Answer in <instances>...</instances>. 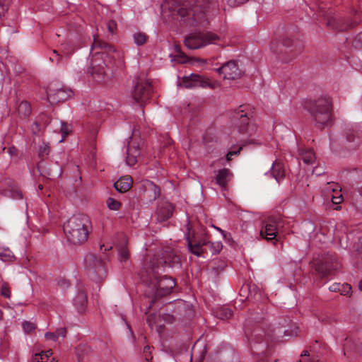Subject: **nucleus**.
<instances>
[{"instance_id": "49530a36", "label": "nucleus", "mask_w": 362, "mask_h": 362, "mask_svg": "<svg viewBox=\"0 0 362 362\" xmlns=\"http://www.w3.org/2000/svg\"><path fill=\"white\" fill-rule=\"evenodd\" d=\"M353 44L355 47L358 49H362V32L356 36Z\"/></svg>"}, {"instance_id": "a18cd8bd", "label": "nucleus", "mask_w": 362, "mask_h": 362, "mask_svg": "<svg viewBox=\"0 0 362 362\" xmlns=\"http://www.w3.org/2000/svg\"><path fill=\"white\" fill-rule=\"evenodd\" d=\"M351 291V286L348 284H341L340 291L339 293L341 295L347 296Z\"/></svg>"}, {"instance_id": "412c9836", "label": "nucleus", "mask_w": 362, "mask_h": 362, "mask_svg": "<svg viewBox=\"0 0 362 362\" xmlns=\"http://www.w3.org/2000/svg\"><path fill=\"white\" fill-rule=\"evenodd\" d=\"M74 302L78 313H83L86 310L88 303L87 294L82 286L78 287V293L74 299Z\"/></svg>"}, {"instance_id": "393cba45", "label": "nucleus", "mask_w": 362, "mask_h": 362, "mask_svg": "<svg viewBox=\"0 0 362 362\" xmlns=\"http://www.w3.org/2000/svg\"><path fill=\"white\" fill-rule=\"evenodd\" d=\"M90 273L95 274L98 279H102L106 276V269L100 259H95V265L89 269Z\"/></svg>"}, {"instance_id": "4d7b16f0", "label": "nucleus", "mask_w": 362, "mask_h": 362, "mask_svg": "<svg viewBox=\"0 0 362 362\" xmlns=\"http://www.w3.org/2000/svg\"><path fill=\"white\" fill-rule=\"evenodd\" d=\"M321 235L323 236V240H322L323 243H325L329 240V238L327 237H326L322 233H317L315 235V238H319V240L321 241L322 240L320 238Z\"/></svg>"}, {"instance_id": "4468645a", "label": "nucleus", "mask_w": 362, "mask_h": 362, "mask_svg": "<svg viewBox=\"0 0 362 362\" xmlns=\"http://www.w3.org/2000/svg\"><path fill=\"white\" fill-rule=\"evenodd\" d=\"M193 1H189V4L192 6V8L188 10L186 8H179L177 13L181 18H185L189 16H192V22L190 23L191 25L199 26L204 25L205 21H206V16L204 13L199 14L197 11L196 8L192 6Z\"/></svg>"}, {"instance_id": "2eb2a0df", "label": "nucleus", "mask_w": 362, "mask_h": 362, "mask_svg": "<svg viewBox=\"0 0 362 362\" xmlns=\"http://www.w3.org/2000/svg\"><path fill=\"white\" fill-rule=\"evenodd\" d=\"M47 93L49 102L54 104L66 100L72 95L73 93L71 90L64 88H49Z\"/></svg>"}, {"instance_id": "052dcab7", "label": "nucleus", "mask_w": 362, "mask_h": 362, "mask_svg": "<svg viewBox=\"0 0 362 362\" xmlns=\"http://www.w3.org/2000/svg\"><path fill=\"white\" fill-rule=\"evenodd\" d=\"M103 247H104V250L105 251L110 250L112 248V247H105L104 245H103L100 246V250H103Z\"/></svg>"}, {"instance_id": "20e7f679", "label": "nucleus", "mask_w": 362, "mask_h": 362, "mask_svg": "<svg viewBox=\"0 0 362 362\" xmlns=\"http://www.w3.org/2000/svg\"><path fill=\"white\" fill-rule=\"evenodd\" d=\"M305 108L315 125L320 129L324 128L332 119L333 105L329 96L322 95L308 100Z\"/></svg>"}, {"instance_id": "7c9ffc66", "label": "nucleus", "mask_w": 362, "mask_h": 362, "mask_svg": "<svg viewBox=\"0 0 362 362\" xmlns=\"http://www.w3.org/2000/svg\"><path fill=\"white\" fill-rule=\"evenodd\" d=\"M17 112L21 117H27L31 113V107L27 101H22L17 107Z\"/></svg>"}, {"instance_id": "423d86ee", "label": "nucleus", "mask_w": 362, "mask_h": 362, "mask_svg": "<svg viewBox=\"0 0 362 362\" xmlns=\"http://www.w3.org/2000/svg\"><path fill=\"white\" fill-rule=\"evenodd\" d=\"M284 226V221L280 216H269L262 222V228L260 230V236L267 241L276 238L277 230Z\"/></svg>"}, {"instance_id": "f3484780", "label": "nucleus", "mask_w": 362, "mask_h": 362, "mask_svg": "<svg viewBox=\"0 0 362 362\" xmlns=\"http://www.w3.org/2000/svg\"><path fill=\"white\" fill-rule=\"evenodd\" d=\"M233 176V175L229 169L223 168L215 171L214 181L221 189L226 190Z\"/></svg>"}, {"instance_id": "f704fd0d", "label": "nucleus", "mask_w": 362, "mask_h": 362, "mask_svg": "<svg viewBox=\"0 0 362 362\" xmlns=\"http://www.w3.org/2000/svg\"><path fill=\"white\" fill-rule=\"evenodd\" d=\"M134 43L138 46L144 45L147 40V35L144 33H135L133 35Z\"/></svg>"}, {"instance_id": "69168bd1", "label": "nucleus", "mask_w": 362, "mask_h": 362, "mask_svg": "<svg viewBox=\"0 0 362 362\" xmlns=\"http://www.w3.org/2000/svg\"><path fill=\"white\" fill-rule=\"evenodd\" d=\"M218 230H219L223 235L224 237H226V235H225V232L224 230H223L222 229L219 228H216Z\"/></svg>"}, {"instance_id": "5701e85b", "label": "nucleus", "mask_w": 362, "mask_h": 362, "mask_svg": "<svg viewBox=\"0 0 362 362\" xmlns=\"http://www.w3.org/2000/svg\"><path fill=\"white\" fill-rule=\"evenodd\" d=\"M187 241L189 251L197 257L200 256L202 253L204 252V249L203 247L207 244L206 240H202L193 243L189 237L187 238Z\"/></svg>"}, {"instance_id": "79ce46f5", "label": "nucleus", "mask_w": 362, "mask_h": 362, "mask_svg": "<svg viewBox=\"0 0 362 362\" xmlns=\"http://www.w3.org/2000/svg\"><path fill=\"white\" fill-rule=\"evenodd\" d=\"M36 328V326L34 323L29 322V321H24L23 322V329L26 333H30L33 330H35Z\"/></svg>"}, {"instance_id": "2f4dec72", "label": "nucleus", "mask_w": 362, "mask_h": 362, "mask_svg": "<svg viewBox=\"0 0 362 362\" xmlns=\"http://www.w3.org/2000/svg\"><path fill=\"white\" fill-rule=\"evenodd\" d=\"M50 153V146L49 143L42 141L38 148V157L43 160Z\"/></svg>"}, {"instance_id": "a19ab883", "label": "nucleus", "mask_w": 362, "mask_h": 362, "mask_svg": "<svg viewBox=\"0 0 362 362\" xmlns=\"http://www.w3.org/2000/svg\"><path fill=\"white\" fill-rule=\"evenodd\" d=\"M11 0H0V18L8 11Z\"/></svg>"}, {"instance_id": "de8ad7c7", "label": "nucleus", "mask_w": 362, "mask_h": 362, "mask_svg": "<svg viewBox=\"0 0 362 362\" xmlns=\"http://www.w3.org/2000/svg\"><path fill=\"white\" fill-rule=\"evenodd\" d=\"M71 130L69 126L64 122L61 123V133L62 134L63 138L67 136L70 133Z\"/></svg>"}, {"instance_id": "0eeeda50", "label": "nucleus", "mask_w": 362, "mask_h": 362, "mask_svg": "<svg viewBox=\"0 0 362 362\" xmlns=\"http://www.w3.org/2000/svg\"><path fill=\"white\" fill-rule=\"evenodd\" d=\"M315 267L322 277H325L339 269V262L334 255L326 254L321 257Z\"/></svg>"}, {"instance_id": "aec40b11", "label": "nucleus", "mask_w": 362, "mask_h": 362, "mask_svg": "<svg viewBox=\"0 0 362 362\" xmlns=\"http://www.w3.org/2000/svg\"><path fill=\"white\" fill-rule=\"evenodd\" d=\"M144 188V196L149 199L150 202L155 201L160 195V189L153 182L146 180L142 184Z\"/></svg>"}, {"instance_id": "c756f323", "label": "nucleus", "mask_w": 362, "mask_h": 362, "mask_svg": "<svg viewBox=\"0 0 362 362\" xmlns=\"http://www.w3.org/2000/svg\"><path fill=\"white\" fill-rule=\"evenodd\" d=\"M199 75L191 74L188 77H185L182 81L183 86L186 88H192L198 87Z\"/></svg>"}, {"instance_id": "37998d69", "label": "nucleus", "mask_w": 362, "mask_h": 362, "mask_svg": "<svg viewBox=\"0 0 362 362\" xmlns=\"http://www.w3.org/2000/svg\"><path fill=\"white\" fill-rule=\"evenodd\" d=\"M53 54H54V56L50 57L49 60L52 62H56L57 64L62 63L64 58V56L59 54L58 53V52L55 49L53 50Z\"/></svg>"}, {"instance_id": "0e129e2a", "label": "nucleus", "mask_w": 362, "mask_h": 362, "mask_svg": "<svg viewBox=\"0 0 362 362\" xmlns=\"http://www.w3.org/2000/svg\"><path fill=\"white\" fill-rule=\"evenodd\" d=\"M301 356H309V353L308 351H303L301 354Z\"/></svg>"}, {"instance_id": "c9c22d12", "label": "nucleus", "mask_w": 362, "mask_h": 362, "mask_svg": "<svg viewBox=\"0 0 362 362\" xmlns=\"http://www.w3.org/2000/svg\"><path fill=\"white\" fill-rule=\"evenodd\" d=\"M119 258L121 262H125L129 259V252L126 245H122L118 249Z\"/></svg>"}, {"instance_id": "58836bf2", "label": "nucleus", "mask_w": 362, "mask_h": 362, "mask_svg": "<svg viewBox=\"0 0 362 362\" xmlns=\"http://www.w3.org/2000/svg\"><path fill=\"white\" fill-rule=\"evenodd\" d=\"M0 257L3 261H11L14 257L13 255L9 250H3L0 248Z\"/></svg>"}, {"instance_id": "c85d7f7f", "label": "nucleus", "mask_w": 362, "mask_h": 362, "mask_svg": "<svg viewBox=\"0 0 362 362\" xmlns=\"http://www.w3.org/2000/svg\"><path fill=\"white\" fill-rule=\"evenodd\" d=\"M76 352L79 360H84L92 353V349L87 344H80L76 347Z\"/></svg>"}, {"instance_id": "8fccbe9b", "label": "nucleus", "mask_w": 362, "mask_h": 362, "mask_svg": "<svg viewBox=\"0 0 362 362\" xmlns=\"http://www.w3.org/2000/svg\"><path fill=\"white\" fill-rule=\"evenodd\" d=\"M198 87L208 88L210 86V81L199 75Z\"/></svg>"}, {"instance_id": "9d476101", "label": "nucleus", "mask_w": 362, "mask_h": 362, "mask_svg": "<svg viewBox=\"0 0 362 362\" xmlns=\"http://www.w3.org/2000/svg\"><path fill=\"white\" fill-rule=\"evenodd\" d=\"M219 74L223 75L224 79L235 80L242 76V71L240 70L235 61L231 60L222 65V66L216 69Z\"/></svg>"}, {"instance_id": "b1692460", "label": "nucleus", "mask_w": 362, "mask_h": 362, "mask_svg": "<svg viewBox=\"0 0 362 362\" xmlns=\"http://www.w3.org/2000/svg\"><path fill=\"white\" fill-rule=\"evenodd\" d=\"M30 362H57V361L52 357V351L49 349L35 354L32 356Z\"/></svg>"}, {"instance_id": "39448f33", "label": "nucleus", "mask_w": 362, "mask_h": 362, "mask_svg": "<svg viewBox=\"0 0 362 362\" xmlns=\"http://www.w3.org/2000/svg\"><path fill=\"white\" fill-rule=\"evenodd\" d=\"M219 40V36L211 32L195 31L184 39V45L189 49H198Z\"/></svg>"}, {"instance_id": "bf43d9fd", "label": "nucleus", "mask_w": 362, "mask_h": 362, "mask_svg": "<svg viewBox=\"0 0 362 362\" xmlns=\"http://www.w3.org/2000/svg\"><path fill=\"white\" fill-rule=\"evenodd\" d=\"M217 87L216 83H210V86L209 88L214 89Z\"/></svg>"}, {"instance_id": "4c0bfd02", "label": "nucleus", "mask_w": 362, "mask_h": 362, "mask_svg": "<svg viewBox=\"0 0 362 362\" xmlns=\"http://www.w3.org/2000/svg\"><path fill=\"white\" fill-rule=\"evenodd\" d=\"M106 202L107 207L111 210H119L121 206V203L112 197H109Z\"/></svg>"}, {"instance_id": "72a5a7b5", "label": "nucleus", "mask_w": 362, "mask_h": 362, "mask_svg": "<svg viewBox=\"0 0 362 362\" xmlns=\"http://www.w3.org/2000/svg\"><path fill=\"white\" fill-rule=\"evenodd\" d=\"M206 243L207 244L205 246L209 247L213 255L219 253L223 248L222 243L220 241L210 242L206 240Z\"/></svg>"}, {"instance_id": "09e8293b", "label": "nucleus", "mask_w": 362, "mask_h": 362, "mask_svg": "<svg viewBox=\"0 0 362 362\" xmlns=\"http://www.w3.org/2000/svg\"><path fill=\"white\" fill-rule=\"evenodd\" d=\"M150 349H151V348L148 345L144 346V348L143 354H144V356L145 357V360L146 362H151V361L153 358L151 351H150Z\"/></svg>"}, {"instance_id": "1a4fd4ad", "label": "nucleus", "mask_w": 362, "mask_h": 362, "mask_svg": "<svg viewBox=\"0 0 362 362\" xmlns=\"http://www.w3.org/2000/svg\"><path fill=\"white\" fill-rule=\"evenodd\" d=\"M152 92V86L148 81L136 82L132 92L134 100L140 104H143L149 100Z\"/></svg>"}, {"instance_id": "bb28decb", "label": "nucleus", "mask_w": 362, "mask_h": 362, "mask_svg": "<svg viewBox=\"0 0 362 362\" xmlns=\"http://www.w3.org/2000/svg\"><path fill=\"white\" fill-rule=\"evenodd\" d=\"M66 334V328H59L57 329L55 332H46L45 334V337L47 340H52L53 341H58L59 338L64 339Z\"/></svg>"}, {"instance_id": "774afa93", "label": "nucleus", "mask_w": 362, "mask_h": 362, "mask_svg": "<svg viewBox=\"0 0 362 362\" xmlns=\"http://www.w3.org/2000/svg\"><path fill=\"white\" fill-rule=\"evenodd\" d=\"M42 187H42V185H38V188H39L40 189H42Z\"/></svg>"}, {"instance_id": "6ab92c4d", "label": "nucleus", "mask_w": 362, "mask_h": 362, "mask_svg": "<svg viewBox=\"0 0 362 362\" xmlns=\"http://www.w3.org/2000/svg\"><path fill=\"white\" fill-rule=\"evenodd\" d=\"M192 1H193L192 6L196 9L199 8L202 13L216 10L219 7L218 0H192Z\"/></svg>"}, {"instance_id": "cd10ccee", "label": "nucleus", "mask_w": 362, "mask_h": 362, "mask_svg": "<svg viewBox=\"0 0 362 362\" xmlns=\"http://www.w3.org/2000/svg\"><path fill=\"white\" fill-rule=\"evenodd\" d=\"M299 155L306 164H312L315 160V153L312 149H299Z\"/></svg>"}, {"instance_id": "864d4df0", "label": "nucleus", "mask_w": 362, "mask_h": 362, "mask_svg": "<svg viewBox=\"0 0 362 362\" xmlns=\"http://www.w3.org/2000/svg\"><path fill=\"white\" fill-rule=\"evenodd\" d=\"M117 24L115 21L111 20L107 23V29L110 33H114L115 30H116Z\"/></svg>"}, {"instance_id": "a211bd4d", "label": "nucleus", "mask_w": 362, "mask_h": 362, "mask_svg": "<svg viewBox=\"0 0 362 362\" xmlns=\"http://www.w3.org/2000/svg\"><path fill=\"white\" fill-rule=\"evenodd\" d=\"M141 153L138 144L131 141L127 146L126 163L129 166H133L137 163V158Z\"/></svg>"}, {"instance_id": "5fc2aeb1", "label": "nucleus", "mask_w": 362, "mask_h": 362, "mask_svg": "<svg viewBox=\"0 0 362 362\" xmlns=\"http://www.w3.org/2000/svg\"><path fill=\"white\" fill-rule=\"evenodd\" d=\"M340 288H341V284L334 283L329 286V289L330 291H332V292H339Z\"/></svg>"}, {"instance_id": "7ed1b4c3", "label": "nucleus", "mask_w": 362, "mask_h": 362, "mask_svg": "<svg viewBox=\"0 0 362 362\" xmlns=\"http://www.w3.org/2000/svg\"><path fill=\"white\" fill-rule=\"evenodd\" d=\"M91 228L89 217L85 214H77L68 220L64 231L69 242L80 245L87 241Z\"/></svg>"}, {"instance_id": "ddd939ff", "label": "nucleus", "mask_w": 362, "mask_h": 362, "mask_svg": "<svg viewBox=\"0 0 362 362\" xmlns=\"http://www.w3.org/2000/svg\"><path fill=\"white\" fill-rule=\"evenodd\" d=\"M358 23L357 21L349 18H337L332 16L327 19V25L334 30L344 31L354 27Z\"/></svg>"}, {"instance_id": "6e6d98bb", "label": "nucleus", "mask_w": 362, "mask_h": 362, "mask_svg": "<svg viewBox=\"0 0 362 362\" xmlns=\"http://www.w3.org/2000/svg\"><path fill=\"white\" fill-rule=\"evenodd\" d=\"M242 149V147H240L239 149L237 151H229L226 155V160L228 161L231 160V156L234 155H237L240 153V150Z\"/></svg>"}, {"instance_id": "4be33fe9", "label": "nucleus", "mask_w": 362, "mask_h": 362, "mask_svg": "<svg viewBox=\"0 0 362 362\" xmlns=\"http://www.w3.org/2000/svg\"><path fill=\"white\" fill-rule=\"evenodd\" d=\"M132 184V179L129 176H125L119 178L117 182L114 184V187L117 191L120 193L126 192L128 191Z\"/></svg>"}, {"instance_id": "e2e57ef3", "label": "nucleus", "mask_w": 362, "mask_h": 362, "mask_svg": "<svg viewBox=\"0 0 362 362\" xmlns=\"http://www.w3.org/2000/svg\"><path fill=\"white\" fill-rule=\"evenodd\" d=\"M358 289L362 291V279L358 283Z\"/></svg>"}, {"instance_id": "603ef678", "label": "nucleus", "mask_w": 362, "mask_h": 362, "mask_svg": "<svg viewBox=\"0 0 362 362\" xmlns=\"http://www.w3.org/2000/svg\"><path fill=\"white\" fill-rule=\"evenodd\" d=\"M11 197L13 199H21L23 197V195H22V192L19 189H13L11 192Z\"/></svg>"}, {"instance_id": "680f3d73", "label": "nucleus", "mask_w": 362, "mask_h": 362, "mask_svg": "<svg viewBox=\"0 0 362 362\" xmlns=\"http://www.w3.org/2000/svg\"><path fill=\"white\" fill-rule=\"evenodd\" d=\"M13 151H16V148H15L14 147H13V148H9L8 149V152L10 154H12V153H13Z\"/></svg>"}, {"instance_id": "3c124183", "label": "nucleus", "mask_w": 362, "mask_h": 362, "mask_svg": "<svg viewBox=\"0 0 362 362\" xmlns=\"http://www.w3.org/2000/svg\"><path fill=\"white\" fill-rule=\"evenodd\" d=\"M356 134L354 133L353 129H349L346 132V138L348 141L352 142L355 141Z\"/></svg>"}, {"instance_id": "473e14b6", "label": "nucleus", "mask_w": 362, "mask_h": 362, "mask_svg": "<svg viewBox=\"0 0 362 362\" xmlns=\"http://www.w3.org/2000/svg\"><path fill=\"white\" fill-rule=\"evenodd\" d=\"M216 315L221 320H227L232 317L233 311L228 307H221L217 310Z\"/></svg>"}, {"instance_id": "338daca9", "label": "nucleus", "mask_w": 362, "mask_h": 362, "mask_svg": "<svg viewBox=\"0 0 362 362\" xmlns=\"http://www.w3.org/2000/svg\"><path fill=\"white\" fill-rule=\"evenodd\" d=\"M358 191L359 194L361 195H362V187H358Z\"/></svg>"}, {"instance_id": "a878e982", "label": "nucleus", "mask_w": 362, "mask_h": 362, "mask_svg": "<svg viewBox=\"0 0 362 362\" xmlns=\"http://www.w3.org/2000/svg\"><path fill=\"white\" fill-rule=\"evenodd\" d=\"M272 174L276 180L279 182L285 177V171L280 163L275 162L272 166Z\"/></svg>"}, {"instance_id": "f8f14e48", "label": "nucleus", "mask_w": 362, "mask_h": 362, "mask_svg": "<svg viewBox=\"0 0 362 362\" xmlns=\"http://www.w3.org/2000/svg\"><path fill=\"white\" fill-rule=\"evenodd\" d=\"M152 258H156L158 260L162 259L161 263L158 262V265L160 267V271H164L165 267L173 268L180 265V257L172 251H165L162 254L161 257L154 255L150 257L149 260Z\"/></svg>"}, {"instance_id": "f257e3e1", "label": "nucleus", "mask_w": 362, "mask_h": 362, "mask_svg": "<svg viewBox=\"0 0 362 362\" xmlns=\"http://www.w3.org/2000/svg\"><path fill=\"white\" fill-rule=\"evenodd\" d=\"M100 49V51L93 54L91 74L96 82L105 83L112 76L108 70L112 69L113 60L119 54L112 45L94 37L92 49Z\"/></svg>"}, {"instance_id": "dca6fc26", "label": "nucleus", "mask_w": 362, "mask_h": 362, "mask_svg": "<svg viewBox=\"0 0 362 362\" xmlns=\"http://www.w3.org/2000/svg\"><path fill=\"white\" fill-rule=\"evenodd\" d=\"M174 210L173 205L167 201H160L158 204L156 209L157 220L163 222L168 220L173 215Z\"/></svg>"}, {"instance_id": "e433bc0d", "label": "nucleus", "mask_w": 362, "mask_h": 362, "mask_svg": "<svg viewBox=\"0 0 362 362\" xmlns=\"http://www.w3.org/2000/svg\"><path fill=\"white\" fill-rule=\"evenodd\" d=\"M174 49L177 53L176 57L178 58L177 60L180 63H185L187 62L188 57L184 52H182L180 45H175Z\"/></svg>"}, {"instance_id": "13d9d810", "label": "nucleus", "mask_w": 362, "mask_h": 362, "mask_svg": "<svg viewBox=\"0 0 362 362\" xmlns=\"http://www.w3.org/2000/svg\"><path fill=\"white\" fill-rule=\"evenodd\" d=\"M342 200V197L340 195L339 197H332V201L334 204H339Z\"/></svg>"}, {"instance_id": "ea45409f", "label": "nucleus", "mask_w": 362, "mask_h": 362, "mask_svg": "<svg viewBox=\"0 0 362 362\" xmlns=\"http://www.w3.org/2000/svg\"><path fill=\"white\" fill-rule=\"evenodd\" d=\"M0 293L2 296H4L6 298H11V290H10L8 283L4 282L1 284V288H0Z\"/></svg>"}, {"instance_id": "6e6552de", "label": "nucleus", "mask_w": 362, "mask_h": 362, "mask_svg": "<svg viewBox=\"0 0 362 362\" xmlns=\"http://www.w3.org/2000/svg\"><path fill=\"white\" fill-rule=\"evenodd\" d=\"M234 118L238 120V130L241 133L252 134L254 127L250 124V119L252 117V112L247 106L241 105L235 112Z\"/></svg>"}, {"instance_id": "f03ea898", "label": "nucleus", "mask_w": 362, "mask_h": 362, "mask_svg": "<svg viewBox=\"0 0 362 362\" xmlns=\"http://www.w3.org/2000/svg\"><path fill=\"white\" fill-rule=\"evenodd\" d=\"M159 262L161 263L162 259ZM144 269L142 279L151 289V296L154 298L153 301L172 292L176 285L175 281L167 276H160V267L158 265V259L152 258L148 260Z\"/></svg>"}, {"instance_id": "c03bdc74", "label": "nucleus", "mask_w": 362, "mask_h": 362, "mask_svg": "<svg viewBox=\"0 0 362 362\" xmlns=\"http://www.w3.org/2000/svg\"><path fill=\"white\" fill-rule=\"evenodd\" d=\"M63 46V56L65 55L66 58H68L69 57V55L74 52V48L71 47V45L69 43H66V44H64V45H62Z\"/></svg>"}, {"instance_id": "9b49d317", "label": "nucleus", "mask_w": 362, "mask_h": 362, "mask_svg": "<svg viewBox=\"0 0 362 362\" xmlns=\"http://www.w3.org/2000/svg\"><path fill=\"white\" fill-rule=\"evenodd\" d=\"M292 44V40L290 38H285L282 42H273L271 44V49L274 53L279 55L280 60L285 63H288L296 57L295 54H292L289 57L284 56V54L287 53L286 49L289 48Z\"/></svg>"}]
</instances>
